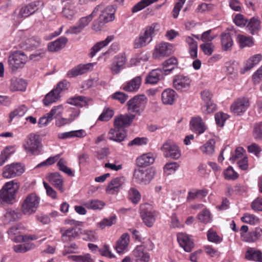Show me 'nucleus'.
<instances>
[{
	"label": "nucleus",
	"mask_w": 262,
	"mask_h": 262,
	"mask_svg": "<svg viewBox=\"0 0 262 262\" xmlns=\"http://www.w3.org/2000/svg\"><path fill=\"white\" fill-rule=\"evenodd\" d=\"M198 220L202 223L207 224L212 220L211 213L209 210L204 209L198 215Z\"/></svg>",
	"instance_id": "obj_53"
},
{
	"label": "nucleus",
	"mask_w": 262,
	"mask_h": 262,
	"mask_svg": "<svg viewBox=\"0 0 262 262\" xmlns=\"http://www.w3.org/2000/svg\"><path fill=\"white\" fill-rule=\"evenodd\" d=\"M27 60L28 57L24 52L15 51L11 53L9 56V65L13 71H15L19 68H23Z\"/></svg>",
	"instance_id": "obj_9"
},
{
	"label": "nucleus",
	"mask_w": 262,
	"mask_h": 262,
	"mask_svg": "<svg viewBox=\"0 0 262 262\" xmlns=\"http://www.w3.org/2000/svg\"><path fill=\"white\" fill-rule=\"evenodd\" d=\"M163 71L161 69H157L152 70L146 78V83L154 84L163 78Z\"/></svg>",
	"instance_id": "obj_29"
},
{
	"label": "nucleus",
	"mask_w": 262,
	"mask_h": 262,
	"mask_svg": "<svg viewBox=\"0 0 262 262\" xmlns=\"http://www.w3.org/2000/svg\"><path fill=\"white\" fill-rule=\"evenodd\" d=\"M93 64L92 63H88L83 65H79L72 70L68 71L67 76L70 77H74L83 74L88 72L92 68Z\"/></svg>",
	"instance_id": "obj_28"
},
{
	"label": "nucleus",
	"mask_w": 262,
	"mask_h": 262,
	"mask_svg": "<svg viewBox=\"0 0 262 262\" xmlns=\"http://www.w3.org/2000/svg\"><path fill=\"white\" fill-rule=\"evenodd\" d=\"M46 50L45 48H40L29 56V59L33 61H39L42 59L46 54Z\"/></svg>",
	"instance_id": "obj_54"
},
{
	"label": "nucleus",
	"mask_w": 262,
	"mask_h": 262,
	"mask_svg": "<svg viewBox=\"0 0 262 262\" xmlns=\"http://www.w3.org/2000/svg\"><path fill=\"white\" fill-rule=\"evenodd\" d=\"M262 55L260 54L254 55L249 58L245 66L244 69L246 71H248L252 69L261 60Z\"/></svg>",
	"instance_id": "obj_44"
},
{
	"label": "nucleus",
	"mask_w": 262,
	"mask_h": 262,
	"mask_svg": "<svg viewBox=\"0 0 262 262\" xmlns=\"http://www.w3.org/2000/svg\"><path fill=\"white\" fill-rule=\"evenodd\" d=\"M80 233L83 234V239L88 241L95 242L97 239V234L94 231L92 230H81Z\"/></svg>",
	"instance_id": "obj_58"
},
{
	"label": "nucleus",
	"mask_w": 262,
	"mask_h": 262,
	"mask_svg": "<svg viewBox=\"0 0 262 262\" xmlns=\"http://www.w3.org/2000/svg\"><path fill=\"white\" fill-rule=\"evenodd\" d=\"M146 103V97L144 95H137L130 99L127 103L128 110L131 115H140L144 111Z\"/></svg>",
	"instance_id": "obj_5"
},
{
	"label": "nucleus",
	"mask_w": 262,
	"mask_h": 262,
	"mask_svg": "<svg viewBox=\"0 0 262 262\" xmlns=\"http://www.w3.org/2000/svg\"><path fill=\"white\" fill-rule=\"evenodd\" d=\"M245 258L249 260L262 262V252L253 248H250L246 252Z\"/></svg>",
	"instance_id": "obj_39"
},
{
	"label": "nucleus",
	"mask_w": 262,
	"mask_h": 262,
	"mask_svg": "<svg viewBox=\"0 0 262 262\" xmlns=\"http://www.w3.org/2000/svg\"><path fill=\"white\" fill-rule=\"evenodd\" d=\"M158 1L159 0H141L132 8V12L133 13H136Z\"/></svg>",
	"instance_id": "obj_46"
},
{
	"label": "nucleus",
	"mask_w": 262,
	"mask_h": 262,
	"mask_svg": "<svg viewBox=\"0 0 262 262\" xmlns=\"http://www.w3.org/2000/svg\"><path fill=\"white\" fill-rule=\"evenodd\" d=\"M42 147L39 136L34 134H29L23 144L25 151L31 155H38Z\"/></svg>",
	"instance_id": "obj_6"
},
{
	"label": "nucleus",
	"mask_w": 262,
	"mask_h": 262,
	"mask_svg": "<svg viewBox=\"0 0 262 262\" xmlns=\"http://www.w3.org/2000/svg\"><path fill=\"white\" fill-rule=\"evenodd\" d=\"M113 36H108L105 40L97 42L91 49V51L90 53L91 57H94L97 52L99 51L102 48L106 46L113 40Z\"/></svg>",
	"instance_id": "obj_41"
},
{
	"label": "nucleus",
	"mask_w": 262,
	"mask_h": 262,
	"mask_svg": "<svg viewBox=\"0 0 262 262\" xmlns=\"http://www.w3.org/2000/svg\"><path fill=\"white\" fill-rule=\"evenodd\" d=\"M40 200V198L35 193L28 195L21 205L23 213L27 215L35 213L39 207Z\"/></svg>",
	"instance_id": "obj_2"
},
{
	"label": "nucleus",
	"mask_w": 262,
	"mask_h": 262,
	"mask_svg": "<svg viewBox=\"0 0 262 262\" xmlns=\"http://www.w3.org/2000/svg\"><path fill=\"white\" fill-rule=\"evenodd\" d=\"M192 131L199 135L203 134L206 129V126L200 116L192 117L190 122Z\"/></svg>",
	"instance_id": "obj_21"
},
{
	"label": "nucleus",
	"mask_w": 262,
	"mask_h": 262,
	"mask_svg": "<svg viewBox=\"0 0 262 262\" xmlns=\"http://www.w3.org/2000/svg\"><path fill=\"white\" fill-rule=\"evenodd\" d=\"M191 82L188 76L176 75L173 79V87L178 91H186L189 89Z\"/></svg>",
	"instance_id": "obj_15"
},
{
	"label": "nucleus",
	"mask_w": 262,
	"mask_h": 262,
	"mask_svg": "<svg viewBox=\"0 0 262 262\" xmlns=\"http://www.w3.org/2000/svg\"><path fill=\"white\" fill-rule=\"evenodd\" d=\"M178 63V60L174 57H171L163 62L162 70L163 71L164 75L169 74L177 66Z\"/></svg>",
	"instance_id": "obj_36"
},
{
	"label": "nucleus",
	"mask_w": 262,
	"mask_h": 262,
	"mask_svg": "<svg viewBox=\"0 0 262 262\" xmlns=\"http://www.w3.org/2000/svg\"><path fill=\"white\" fill-rule=\"evenodd\" d=\"M100 12L99 17L106 23L115 19L116 8L113 5L105 6L103 4L97 5L92 11L94 16H96Z\"/></svg>",
	"instance_id": "obj_3"
},
{
	"label": "nucleus",
	"mask_w": 262,
	"mask_h": 262,
	"mask_svg": "<svg viewBox=\"0 0 262 262\" xmlns=\"http://www.w3.org/2000/svg\"><path fill=\"white\" fill-rule=\"evenodd\" d=\"M224 177L226 179L234 180L238 178V175L232 167L229 166L224 171Z\"/></svg>",
	"instance_id": "obj_63"
},
{
	"label": "nucleus",
	"mask_w": 262,
	"mask_h": 262,
	"mask_svg": "<svg viewBox=\"0 0 262 262\" xmlns=\"http://www.w3.org/2000/svg\"><path fill=\"white\" fill-rule=\"evenodd\" d=\"M247 28L252 34H255L260 29V21L257 17H253L250 19Z\"/></svg>",
	"instance_id": "obj_43"
},
{
	"label": "nucleus",
	"mask_w": 262,
	"mask_h": 262,
	"mask_svg": "<svg viewBox=\"0 0 262 262\" xmlns=\"http://www.w3.org/2000/svg\"><path fill=\"white\" fill-rule=\"evenodd\" d=\"M241 220L244 223L253 225L259 222V219L257 216L249 213H245L241 218Z\"/></svg>",
	"instance_id": "obj_56"
},
{
	"label": "nucleus",
	"mask_w": 262,
	"mask_h": 262,
	"mask_svg": "<svg viewBox=\"0 0 262 262\" xmlns=\"http://www.w3.org/2000/svg\"><path fill=\"white\" fill-rule=\"evenodd\" d=\"M214 145L215 141L213 139H210L200 148L203 154L210 155L214 151Z\"/></svg>",
	"instance_id": "obj_47"
},
{
	"label": "nucleus",
	"mask_w": 262,
	"mask_h": 262,
	"mask_svg": "<svg viewBox=\"0 0 262 262\" xmlns=\"http://www.w3.org/2000/svg\"><path fill=\"white\" fill-rule=\"evenodd\" d=\"M133 254L136 261L141 262H148L150 259V256L145 250L144 247L142 246H138L133 251Z\"/></svg>",
	"instance_id": "obj_27"
},
{
	"label": "nucleus",
	"mask_w": 262,
	"mask_h": 262,
	"mask_svg": "<svg viewBox=\"0 0 262 262\" xmlns=\"http://www.w3.org/2000/svg\"><path fill=\"white\" fill-rule=\"evenodd\" d=\"M126 62V58L123 54L116 56L110 67V70L113 75L119 74L124 69Z\"/></svg>",
	"instance_id": "obj_17"
},
{
	"label": "nucleus",
	"mask_w": 262,
	"mask_h": 262,
	"mask_svg": "<svg viewBox=\"0 0 262 262\" xmlns=\"http://www.w3.org/2000/svg\"><path fill=\"white\" fill-rule=\"evenodd\" d=\"M249 106V100L246 98L238 99L231 106L232 112L237 115L245 112Z\"/></svg>",
	"instance_id": "obj_19"
},
{
	"label": "nucleus",
	"mask_w": 262,
	"mask_h": 262,
	"mask_svg": "<svg viewBox=\"0 0 262 262\" xmlns=\"http://www.w3.org/2000/svg\"><path fill=\"white\" fill-rule=\"evenodd\" d=\"M33 248V244L28 243L14 246L13 249L17 253H24L32 249Z\"/></svg>",
	"instance_id": "obj_57"
},
{
	"label": "nucleus",
	"mask_w": 262,
	"mask_h": 262,
	"mask_svg": "<svg viewBox=\"0 0 262 262\" xmlns=\"http://www.w3.org/2000/svg\"><path fill=\"white\" fill-rule=\"evenodd\" d=\"M128 199L134 204H137L141 199L139 191L135 188H131L128 192Z\"/></svg>",
	"instance_id": "obj_52"
},
{
	"label": "nucleus",
	"mask_w": 262,
	"mask_h": 262,
	"mask_svg": "<svg viewBox=\"0 0 262 262\" xmlns=\"http://www.w3.org/2000/svg\"><path fill=\"white\" fill-rule=\"evenodd\" d=\"M27 111L28 109L27 107L24 105H21L16 108L14 112L10 113V117L12 120L15 117H22L27 113Z\"/></svg>",
	"instance_id": "obj_61"
},
{
	"label": "nucleus",
	"mask_w": 262,
	"mask_h": 262,
	"mask_svg": "<svg viewBox=\"0 0 262 262\" xmlns=\"http://www.w3.org/2000/svg\"><path fill=\"white\" fill-rule=\"evenodd\" d=\"M94 17L93 12H92L90 15L80 18L75 25L70 27L66 31V33L77 34L80 33L89 25Z\"/></svg>",
	"instance_id": "obj_14"
},
{
	"label": "nucleus",
	"mask_w": 262,
	"mask_h": 262,
	"mask_svg": "<svg viewBox=\"0 0 262 262\" xmlns=\"http://www.w3.org/2000/svg\"><path fill=\"white\" fill-rule=\"evenodd\" d=\"M27 86L26 81L20 78H13L11 79L10 89L14 91H24Z\"/></svg>",
	"instance_id": "obj_40"
},
{
	"label": "nucleus",
	"mask_w": 262,
	"mask_h": 262,
	"mask_svg": "<svg viewBox=\"0 0 262 262\" xmlns=\"http://www.w3.org/2000/svg\"><path fill=\"white\" fill-rule=\"evenodd\" d=\"M173 52L172 44L162 42L157 45L154 49L152 56L155 59H161L171 54Z\"/></svg>",
	"instance_id": "obj_10"
},
{
	"label": "nucleus",
	"mask_w": 262,
	"mask_h": 262,
	"mask_svg": "<svg viewBox=\"0 0 262 262\" xmlns=\"http://www.w3.org/2000/svg\"><path fill=\"white\" fill-rule=\"evenodd\" d=\"M164 156L166 158H171L174 160L178 159L181 155L180 149L174 143L167 141L163 144L161 147Z\"/></svg>",
	"instance_id": "obj_12"
},
{
	"label": "nucleus",
	"mask_w": 262,
	"mask_h": 262,
	"mask_svg": "<svg viewBox=\"0 0 262 262\" xmlns=\"http://www.w3.org/2000/svg\"><path fill=\"white\" fill-rule=\"evenodd\" d=\"M68 39L65 37H60L54 41L49 43L48 48L50 52H57L62 49L66 45Z\"/></svg>",
	"instance_id": "obj_35"
},
{
	"label": "nucleus",
	"mask_w": 262,
	"mask_h": 262,
	"mask_svg": "<svg viewBox=\"0 0 262 262\" xmlns=\"http://www.w3.org/2000/svg\"><path fill=\"white\" fill-rule=\"evenodd\" d=\"M24 172V167L20 163H13L3 168V176L10 179L21 175Z\"/></svg>",
	"instance_id": "obj_11"
},
{
	"label": "nucleus",
	"mask_w": 262,
	"mask_h": 262,
	"mask_svg": "<svg viewBox=\"0 0 262 262\" xmlns=\"http://www.w3.org/2000/svg\"><path fill=\"white\" fill-rule=\"evenodd\" d=\"M68 103L75 106L82 107L86 104V98L81 96H78L68 99Z\"/></svg>",
	"instance_id": "obj_51"
},
{
	"label": "nucleus",
	"mask_w": 262,
	"mask_h": 262,
	"mask_svg": "<svg viewBox=\"0 0 262 262\" xmlns=\"http://www.w3.org/2000/svg\"><path fill=\"white\" fill-rule=\"evenodd\" d=\"M80 231V229L74 227L70 228L66 230L61 228L60 230L61 233V239L64 242L72 241L79 235Z\"/></svg>",
	"instance_id": "obj_25"
},
{
	"label": "nucleus",
	"mask_w": 262,
	"mask_h": 262,
	"mask_svg": "<svg viewBox=\"0 0 262 262\" xmlns=\"http://www.w3.org/2000/svg\"><path fill=\"white\" fill-rule=\"evenodd\" d=\"M157 24H152L147 26L144 31L141 32L134 40V45L136 49L141 48L149 43L152 40L156 31Z\"/></svg>",
	"instance_id": "obj_1"
},
{
	"label": "nucleus",
	"mask_w": 262,
	"mask_h": 262,
	"mask_svg": "<svg viewBox=\"0 0 262 262\" xmlns=\"http://www.w3.org/2000/svg\"><path fill=\"white\" fill-rule=\"evenodd\" d=\"M237 38L239 47L241 48H244L246 47H250L252 46L254 43L252 38L250 37H247L243 35H238Z\"/></svg>",
	"instance_id": "obj_49"
},
{
	"label": "nucleus",
	"mask_w": 262,
	"mask_h": 262,
	"mask_svg": "<svg viewBox=\"0 0 262 262\" xmlns=\"http://www.w3.org/2000/svg\"><path fill=\"white\" fill-rule=\"evenodd\" d=\"M59 97V92L57 90L53 89L47 94L43 99V103L48 106L55 102Z\"/></svg>",
	"instance_id": "obj_45"
},
{
	"label": "nucleus",
	"mask_w": 262,
	"mask_h": 262,
	"mask_svg": "<svg viewBox=\"0 0 262 262\" xmlns=\"http://www.w3.org/2000/svg\"><path fill=\"white\" fill-rule=\"evenodd\" d=\"M141 81V76H137L123 84L122 86V89L126 92H136L139 90Z\"/></svg>",
	"instance_id": "obj_26"
},
{
	"label": "nucleus",
	"mask_w": 262,
	"mask_h": 262,
	"mask_svg": "<svg viewBox=\"0 0 262 262\" xmlns=\"http://www.w3.org/2000/svg\"><path fill=\"white\" fill-rule=\"evenodd\" d=\"M18 188L14 180L6 183L0 191V204L11 203Z\"/></svg>",
	"instance_id": "obj_4"
},
{
	"label": "nucleus",
	"mask_w": 262,
	"mask_h": 262,
	"mask_svg": "<svg viewBox=\"0 0 262 262\" xmlns=\"http://www.w3.org/2000/svg\"><path fill=\"white\" fill-rule=\"evenodd\" d=\"M141 216L144 223L148 227H151L155 221V214L154 212L152 211H142Z\"/></svg>",
	"instance_id": "obj_42"
},
{
	"label": "nucleus",
	"mask_w": 262,
	"mask_h": 262,
	"mask_svg": "<svg viewBox=\"0 0 262 262\" xmlns=\"http://www.w3.org/2000/svg\"><path fill=\"white\" fill-rule=\"evenodd\" d=\"M126 183V179L125 177H117L108 183L106 188V191L111 194H116L124 187Z\"/></svg>",
	"instance_id": "obj_13"
},
{
	"label": "nucleus",
	"mask_w": 262,
	"mask_h": 262,
	"mask_svg": "<svg viewBox=\"0 0 262 262\" xmlns=\"http://www.w3.org/2000/svg\"><path fill=\"white\" fill-rule=\"evenodd\" d=\"M201 99L205 103L207 113H211L216 110V105L212 100V95L208 90H204L201 93Z\"/></svg>",
	"instance_id": "obj_22"
},
{
	"label": "nucleus",
	"mask_w": 262,
	"mask_h": 262,
	"mask_svg": "<svg viewBox=\"0 0 262 262\" xmlns=\"http://www.w3.org/2000/svg\"><path fill=\"white\" fill-rule=\"evenodd\" d=\"M47 179L48 181L56 188L61 192L64 191L63 187L62 177L58 172H54L49 174Z\"/></svg>",
	"instance_id": "obj_31"
},
{
	"label": "nucleus",
	"mask_w": 262,
	"mask_h": 262,
	"mask_svg": "<svg viewBox=\"0 0 262 262\" xmlns=\"http://www.w3.org/2000/svg\"><path fill=\"white\" fill-rule=\"evenodd\" d=\"M155 157L151 153H147L141 155L136 160L137 165L140 167H143L152 164L155 161Z\"/></svg>",
	"instance_id": "obj_34"
},
{
	"label": "nucleus",
	"mask_w": 262,
	"mask_h": 262,
	"mask_svg": "<svg viewBox=\"0 0 262 262\" xmlns=\"http://www.w3.org/2000/svg\"><path fill=\"white\" fill-rule=\"evenodd\" d=\"M62 2L65 3L62 11L63 16L69 20L73 19L77 12L75 3L72 0H62Z\"/></svg>",
	"instance_id": "obj_18"
},
{
	"label": "nucleus",
	"mask_w": 262,
	"mask_h": 262,
	"mask_svg": "<svg viewBox=\"0 0 262 262\" xmlns=\"http://www.w3.org/2000/svg\"><path fill=\"white\" fill-rule=\"evenodd\" d=\"M262 236V229L256 228L254 230L250 231L247 235L241 233L243 241L251 243L255 242Z\"/></svg>",
	"instance_id": "obj_33"
},
{
	"label": "nucleus",
	"mask_w": 262,
	"mask_h": 262,
	"mask_svg": "<svg viewBox=\"0 0 262 262\" xmlns=\"http://www.w3.org/2000/svg\"><path fill=\"white\" fill-rule=\"evenodd\" d=\"M40 44V39L38 37L33 36L20 42L19 46L24 50L30 51L38 47Z\"/></svg>",
	"instance_id": "obj_23"
},
{
	"label": "nucleus",
	"mask_w": 262,
	"mask_h": 262,
	"mask_svg": "<svg viewBox=\"0 0 262 262\" xmlns=\"http://www.w3.org/2000/svg\"><path fill=\"white\" fill-rule=\"evenodd\" d=\"M108 138L117 142H121L126 137V131L125 129L111 128L108 133Z\"/></svg>",
	"instance_id": "obj_24"
},
{
	"label": "nucleus",
	"mask_w": 262,
	"mask_h": 262,
	"mask_svg": "<svg viewBox=\"0 0 262 262\" xmlns=\"http://www.w3.org/2000/svg\"><path fill=\"white\" fill-rule=\"evenodd\" d=\"M162 101L166 105H172L177 97V93L172 89H167L162 93Z\"/></svg>",
	"instance_id": "obj_32"
},
{
	"label": "nucleus",
	"mask_w": 262,
	"mask_h": 262,
	"mask_svg": "<svg viewBox=\"0 0 262 262\" xmlns=\"http://www.w3.org/2000/svg\"><path fill=\"white\" fill-rule=\"evenodd\" d=\"M43 5V3L42 1H34L28 5L20 6L15 10L14 13L17 14L18 17H26L33 14Z\"/></svg>",
	"instance_id": "obj_8"
},
{
	"label": "nucleus",
	"mask_w": 262,
	"mask_h": 262,
	"mask_svg": "<svg viewBox=\"0 0 262 262\" xmlns=\"http://www.w3.org/2000/svg\"><path fill=\"white\" fill-rule=\"evenodd\" d=\"M116 215L114 214L108 218L103 219L101 222L97 224L98 227L101 229H103L106 227H110L116 224Z\"/></svg>",
	"instance_id": "obj_50"
},
{
	"label": "nucleus",
	"mask_w": 262,
	"mask_h": 262,
	"mask_svg": "<svg viewBox=\"0 0 262 262\" xmlns=\"http://www.w3.org/2000/svg\"><path fill=\"white\" fill-rule=\"evenodd\" d=\"M21 214L18 209H8L5 214L4 222L8 224L11 222H14L20 219Z\"/></svg>",
	"instance_id": "obj_38"
},
{
	"label": "nucleus",
	"mask_w": 262,
	"mask_h": 262,
	"mask_svg": "<svg viewBox=\"0 0 262 262\" xmlns=\"http://www.w3.org/2000/svg\"><path fill=\"white\" fill-rule=\"evenodd\" d=\"M222 49L224 51H230L232 49L233 40L229 33H223L220 36Z\"/></svg>",
	"instance_id": "obj_30"
},
{
	"label": "nucleus",
	"mask_w": 262,
	"mask_h": 262,
	"mask_svg": "<svg viewBox=\"0 0 262 262\" xmlns=\"http://www.w3.org/2000/svg\"><path fill=\"white\" fill-rule=\"evenodd\" d=\"M155 172V170L152 168L147 170L136 169L134 172L133 180L137 183L147 184L153 179Z\"/></svg>",
	"instance_id": "obj_7"
},
{
	"label": "nucleus",
	"mask_w": 262,
	"mask_h": 262,
	"mask_svg": "<svg viewBox=\"0 0 262 262\" xmlns=\"http://www.w3.org/2000/svg\"><path fill=\"white\" fill-rule=\"evenodd\" d=\"M253 136L256 140H262V122L255 124L253 130Z\"/></svg>",
	"instance_id": "obj_60"
},
{
	"label": "nucleus",
	"mask_w": 262,
	"mask_h": 262,
	"mask_svg": "<svg viewBox=\"0 0 262 262\" xmlns=\"http://www.w3.org/2000/svg\"><path fill=\"white\" fill-rule=\"evenodd\" d=\"M68 258L76 262H94L91 255L88 253L80 255H71Z\"/></svg>",
	"instance_id": "obj_48"
},
{
	"label": "nucleus",
	"mask_w": 262,
	"mask_h": 262,
	"mask_svg": "<svg viewBox=\"0 0 262 262\" xmlns=\"http://www.w3.org/2000/svg\"><path fill=\"white\" fill-rule=\"evenodd\" d=\"M85 206L91 209H100L104 206V203L98 200L89 201L85 203Z\"/></svg>",
	"instance_id": "obj_55"
},
{
	"label": "nucleus",
	"mask_w": 262,
	"mask_h": 262,
	"mask_svg": "<svg viewBox=\"0 0 262 262\" xmlns=\"http://www.w3.org/2000/svg\"><path fill=\"white\" fill-rule=\"evenodd\" d=\"M177 239L180 246L187 252H190L194 247V242L191 236L187 234L178 233Z\"/></svg>",
	"instance_id": "obj_16"
},
{
	"label": "nucleus",
	"mask_w": 262,
	"mask_h": 262,
	"mask_svg": "<svg viewBox=\"0 0 262 262\" xmlns=\"http://www.w3.org/2000/svg\"><path fill=\"white\" fill-rule=\"evenodd\" d=\"M129 236L128 233L123 234L120 238L117 241L115 248L119 253H122L125 250L128 245Z\"/></svg>",
	"instance_id": "obj_37"
},
{
	"label": "nucleus",
	"mask_w": 262,
	"mask_h": 262,
	"mask_svg": "<svg viewBox=\"0 0 262 262\" xmlns=\"http://www.w3.org/2000/svg\"><path fill=\"white\" fill-rule=\"evenodd\" d=\"M207 236L209 242L216 244L220 243L222 241V238L217 234V233L211 229L208 231Z\"/></svg>",
	"instance_id": "obj_59"
},
{
	"label": "nucleus",
	"mask_w": 262,
	"mask_h": 262,
	"mask_svg": "<svg viewBox=\"0 0 262 262\" xmlns=\"http://www.w3.org/2000/svg\"><path fill=\"white\" fill-rule=\"evenodd\" d=\"M228 118V115L223 113H219L215 115L216 123L220 126H223L225 121Z\"/></svg>",
	"instance_id": "obj_64"
},
{
	"label": "nucleus",
	"mask_w": 262,
	"mask_h": 262,
	"mask_svg": "<svg viewBox=\"0 0 262 262\" xmlns=\"http://www.w3.org/2000/svg\"><path fill=\"white\" fill-rule=\"evenodd\" d=\"M135 117V115H121L114 120V127L116 128L124 129V127L130 125Z\"/></svg>",
	"instance_id": "obj_20"
},
{
	"label": "nucleus",
	"mask_w": 262,
	"mask_h": 262,
	"mask_svg": "<svg viewBox=\"0 0 262 262\" xmlns=\"http://www.w3.org/2000/svg\"><path fill=\"white\" fill-rule=\"evenodd\" d=\"M113 115L114 111L113 110L109 108H105L99 117V120L102 121H107L111 119Z\"/></svg>",
	"instance_id": "obj_62"
}]
</instances>
